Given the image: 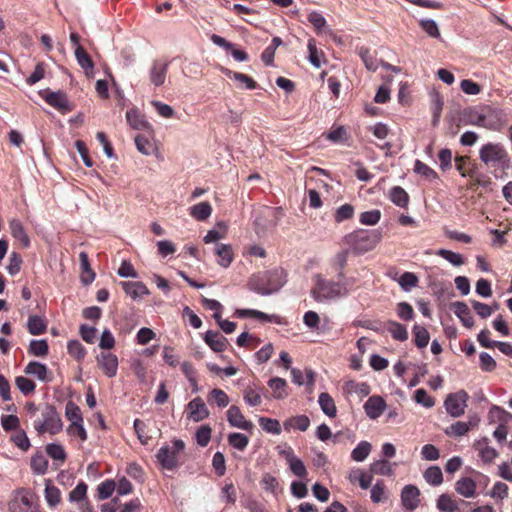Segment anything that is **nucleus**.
Returning <instances> with one entry per match:
<instances>
[{"instance_id":"obj_1","label":"nucleus","mask_w":512,"mask_h":512,"mask_svg":"<svg viewBox=\"0 0 512 512\" xmlns=\"http://www.w3.org/2000/svg\"><path fill=\"white\" fill-rule=\"evenodd\" d=\"M286 283V274L282 268H275L253 274L248 287L257 294L267 296L279 291Z\"/></svg>"},{"instance_id":"obj_2","label":"nucleus","mask_w":512,"mask_h":512,"mask_svg":"<svg viewBox=\"0 0 512 512\" xmlns=\"http://www.w3.org/2000/svg\"><path fill=\"white\" fill-rule=\"evenodd\" d=\"M313 281L314 285L310 294L318 303L327 302L346 294V289L341 283L327 280L321 274L314 275Z\"/></svg>"},{"instance_id":"obj_3","label":"nucleus","mask_w":512,"mask_h":512,"mask_svg":"<svg viewBox=\"0 0 512 512\" xmlns=\"http://www.w3.org/2000/svg\"><path fill=\"white\" fill-rule=\"evenodd\" d=\"M381 239L382 232L379 229H359L345 236L347 244L361 253L374 249Z\"/></svg>"},{"instance_id":"obj_4","label":"nucleus","mask_w":512,"mask_h":512,"mask_svg":"<svg viewBox=\"0 0 512 512\" xmlns=\"http://www.w3.org/2000/svg\"><path fill=\"white\" fill-rule=\"evenodd\" d=\"M185 449V443L181 439H175L172 446L163 445L156 453V459L160 466L169 471H173L179 466V455Z\"/></svg>"},{"instance_id":"obj_5","label":"nucleus","mask_w":512,"mask_h":512,"mask_svg":"<svg viewBox=\"0 0 512 512\" xmlns=\"http://www.w3.org/2000/svg\"><path fill=\"white\" fill-rule=\"evenodd\" d=\"M480 160L487 166L503 167L509 161V156L501 143H486L479 150Z\"/></svg>"},{"instance_id":"obj_6","label":"nucleus","mask_w":512,"mask_h":512,"mask_svg":"<svg viewBox=\"0 0 512 512\" xmlns=\"http://www.w3.org/2000/svg\"><path fill=\"white\" fill-rule=\"evenodd\" d=\"M42 416V421L34 422V428L39 434L49 432L50 434L54 435L62 430L63 423L55 406L46 405L45 409L42 411Z\"/></svg>"},{"instance_id":"obj_7","label":"nucleus","mask_w":512,"mask_h":512,"mask_svg":"<svg viewBox=\"0 0 512 512\" xmlns=\"http://www.w3.org/2000/svg\"><path fill=\"white\" fill-rule=\"evenodd\" d=\"M469 395L465 390L450 393L444 400L446 412L453 418L464 415Z\"/></svg>"},{"instance_id":"obj_8","label":"nucleus","mask_w":512,"mask_h":512,"mask_svg":"<svg viewBox=\"0 0 512 512\" xmlns=\"http://www.w3.org/2000/svg\"><path fill=\"white\" fill-rule=\"evenodd\" d=\"M506 124V115L501 109L489 106L482 109V128L501 131Z\"/></svg>"},{"instance_id":"obj_9","label":"nucleus","mask_w":512,"mask_h":512,"mask_svg":"<svg viewBox=\"0 0 512 512\" xmlns=\"http://www.w3.org/2000/svg\"><path fill=\"white\" fill-rule=\"evenodd\" d=\"M9 512H40L39 505L34 502L26 489H19L9 503Z\"/></svg>"},{"instance_id":"obj_10","label":"nucleus","mask_w":512,"mask_h":512,"mask_svg":"<svg viewBox=\"0 0 512 512\" xmlns=\"http://www.w3.org/2000/svg\"><path fill=\"white\" fill-rule=\"evenodd\" d=\"M99 368L109 378L115 377L118 371V358L111 352H101L96 357Z\"/></svg>"},{"instance_id":"obj_11","label":"nucleus","mask_w":512,"mask_h":512,"mask_svg":"<svg viewBox=\"0 0 512 512\" xmlns=\"http://www.w3.org/2000/svg\"><path fill=\"white\" fill-rule=\"evenodd\" d=\"M386 407L387 404L384 398L378 395L370 396L363 406L366 416L371 420L379 418Z\"/></svg>"},{"instance_id":"obj_12","label":"nucleus","mask_w":512,"mask_h":512,"mask_svg":"<svg viewBox=\"0 0 512 512\" xmlns=\"http://www.w3.org/2000/svg\"><path fill=\"white\" fill-rule=\"evenodd\" d=\"M420 490L412 484L405 485L401 491L402 506L410 511L415 510L420 503Z\"/></svg>"},{"instance_id":"obj_13","label":"nucleus","mask_w":512,"mask_h":512,"mask_svg":"<svg viewBox=\"0 0 512 512\" xmlns=\"http://www.w3.org/2000/svg\"><path fill=\"white\" fill-rule=\"evenodd\" d=\"M227 421L235 428L251 431L254 427L250 420H246L238 406L232 405L227 410Z\"/></svg>"},{"instance_id":"obj_14","label":"nucleus","mask_w":512,"mask_h":512,"mask_svg":"<svg viewBox=\"0 0 512 512\" xmlns=\"http://www.w3.org/2000/svg\"><path fill=\"white\" fill-rule=\"evenodd\" d=\"M480 422V419L477 415H473L469 417L468 422L457 421L451 424L449 427L445 429V434L447 436L460 437L466 435L472 427H476Z\"/></svg>"},{"instance_id":"obj_15","label":"nucleus","mask_w":512,"mask_h":512,"mask_svg":"<svg viewBox=\"0 0 512 512\" xmlns=\"http://www.w3.org/2000/svg\"><path fill=\"white\" fill-rule=\"evenodd\" d=\"M187 409L188 418L194 422H200L209 416V410L200 397H196L191 400L187 405Z\"/></svg>"},{"instance_id":"obj_16","label":"nucleus","mask_w":512,"mask_h":512,"mask_svg":"<svg viewBox=\"0 0 512 512\" xmlns=\"http://www.w3.org/2000/svg\"><path fill=\"white\" fill-rule=\"evenodd\" d=\"M43 98L50 106H52L62 112H67V111L71 110V108L69 106L68 97L65 92L47 91L43 95Z\"/></svg>"},{"instance_id":"obj_17","label":"nucleus","mask_w":512,"mask_h":512,"mask_svg":"<svg viewBox=\"0 0 512 512\" xmlns=\"http://www.w3.org/2000/svg\"><path fill=\"white\" fill-rule=\"evenodd\" d=\"M24 373L37 378L39 381L48 383L52 380L51 374L45 364L38 361H30L25 369Z\"/></svg>"},{"instance_id":"obj_18","label":"nucleus","mask_w":512,"mask_h":512,"mask_svg":"<svg viewBox=\"0 0 512 512\" xmlns=\"http://www.w3.org/2000/svg\"><path fill=\"white\" fill-rule=\"evenodd\" d=\"M169 63L161 60L153 61L150 68V81L153 85L162 86L166 79Z\"/></svg>"},{"instance_id":"obj_19","label":"nucleus","mask_w":512,"mask_h":512,"mask_svg":"<svg viewBox=\"0 0 512 512\" xmlns=\"http://www.w3.org/2000/svg\"><path fill=\"white\" fill-rule=\"evenodd\" d=\"M205 343L217 353L223 352L227 349L229 341L226 337L221 335L218 331L208 330L204 336Z\"/></svg>"},{"instance_id":"obj_20","label":"nucleus","mask_w":512,"mask_h":512,"mask_svg":"<svg viewBox=\"0 0 512 512\" xmlns=\"http://www.w3.org/2000/svg\"><path fill=\"white\" fill-rule=\"evenodd\" d=\"M488 443L489 439L487 437H482L474 443L475 449L479 452V457L487 464L492 463L493 460L498 457L497 450L489 446Z\"/></svg>"},{"instance_id":"obj_21","label":"nucleus","mask_w":512,"mask_h":512,"mask_svg":"<svg viewBox=\"0 0 512 512\" xmlns=\"http://www.w3.org/2000/svg\"><path fill=\"white\" fill-rule=\"evenodd\" d=\"M452 309L454 314L459 318L463 326L471 328L474 325V318L468 305L462 301H456L452 303Z\"/></svg>"},{"instance_id":"obj_22","label":"nucleus","mask_w":512,"mask_h":512,"mask_svg":"<svg viewBox=\"0 0 512 512\" xmlns=\"http://www.w3.org/2000/svg\"><path fill=\"white\" fill-rule=\"evenodd\" d=\"M79 260H80V269H81L80 280L83 285L87 286L94 281L96 274L90 266L89 257H88L87 252L81 251L79 253Z\"/></svg>"},{"instance_id":"obj_23","label":"nucleus","mask_w":512,"mask_h":512,"mask_svg":"<svg viewBox=\"0 0 512 512\" xmlns=\"http://www.w3.org/2000/svg\"><path fill=\"white\" fill-rule=\"evenodd\" d=\"M121 286L124 292L130 296L132 299L141 298L144 295L149 294V290L146 285L142 282H132V281H124L121 282Z\"/></svg>"},{"instance_id":"obj_24","label":"nucleus","mask_w":512,"mask_h":512,"mask_svg":"<svg viewBox=\"0 0 512 512\" xmlns=\"http://www.w3.org/2000/svg\"><path fill=\"white\" fill-rule=\"evenodd\" d=\"M44 497L47 505L52 509L57 507L61 502V492L58 487L53 485L50 479L45 480Z\"/></svg>"},{"instance_id":"obj_25","label":"nucleus","mask_w":512,"mask_h":512,"mask_svg":"<svg viewBox=\"0 0 512 512\" xmlns=\"http://www.w3.org/2000/svg\"><path fill=\"white\" fill-rule=\"evenodd\" d=\"M215 255H217L218 260L217 263L223 267L227 268L233 261V252L230 245L227 244H217L214 250Z\"/></svg>"},{"instance_id":"obj_26","label":"nucleus","mask_w":512,"mask_h":512,"mask_svg":"<svg viewBox=\"0 0 512 512\" xmlns=\"http://www.w3.org/2000/svg\"><path fill=\"white\" fill-rule=\"evenodd\" d=\"M455 490L460 495L466 498H471L475 495L476 483L469 477H463L455 483Z\"/></svg>"},{"instance_id":"obj_27","label":"nucleus","mask_w":512,"mask_h":512,"mask_svg":"<svg viewBox=\"0 0 512 512\" xmlns=\"http://www.w3.org/2000/svg\"><path fill=\"white\" fill-rule=\"evenodd\" d=\"M9 228H10V232H11L12 236L16 240L21 242V244L24 247H29L30 239L24 229V226L22 225V223L19 220H17V219L11 220L9 222Z\"/></svg>"},{"instance_id":"obj_28","label":"nucleus","mask_w":512,"mask_h":512,"mask_svg":"<svg viewBox=\"0 0 512 512\" xmlns=\"http://www.w3.org/2000/svg\"><path fill=\"white\" fill-rule=\"evenodd\" d=\"M386 330L392 335L395 340L405 341L408 339V331L405 325L393 320L387 321L385 324Z\"/></svg>"},{"instance_id":"obj_29","label":"nucleus","mask_w":512,"mask_h":512,"mask_svg":"<svg viewBox=\"0 0 512 512\" xmlns=\"http://www.w3.org/2000/svg\"><path fill=\"white\" fill-rule=\"evenodd\" d=\"M28 353L35 357H45L49 353V345L46 339H32L28 346Z\"/></svg>"},{"instance_id":"obj_30","label":"nucleus","mask_w":512,"mask_h":512,"mask_svg":"<svg viewBox=\"0 0 512 512\" xmlns=\"http://www.w3.org/2000/svg\"><path fill=\"white\" fill-rule=\"evenodd\" d=\"M390 200L398 207L405 208L409 203L407 192L400 186H394L389 191Z\"/></svg>"},{"instance_id":"obj_31","label":"nucleus","mask_w":512,"mask_h":512,"mask_svg":"<svg viewBox=\"0 0 512 512\" xmlns=\"http://www.w3.org/2000/svg\"><path fill=\"white\" fill-rule=\"evenodd\" d=\"M268 386L273 390L275 399H284L288 396L286 391V380L280 377H273L268 381Z\"/></svg>"},{"instance_id":"obj_32","label":"nucleus","mask_w":512,"mask_h":512,"mask_svg":"<svg viewBox=\"0 0 512 512\" xmlns=\"http://www.w3.org/2000/svg\"><path fill=\"white\" fill-rule=\"evenodd\" d=\"M318 403L320 405L321 410L328 417H335L337 413L336 405L333 398L326 392H323L319 395Z\"/></svg>"},{"instance_id":"obj_33","label":"nucleus","mask_w":512,"mask_h":512,"mask_svg":"<svg viewBox=\"0 0 512 512\" xmlns=\"http://www.w3.org/2000/svg\"><path fill=\"white\" fill-rule=\"evenodd\" d=\"M87 489L88 486L85 482H79L76 487L69 493L68 500L71 503H77L78 506L81 505L82 502H88Z\"/></svg>"},{"instance_id":"obj_34","label":"nucleus","mask_w":512,"mask_h":512,"mask_svg":"<svg viewBox=\"0 0 512 512\" xmlns=\"http://www.w3.org/2000/svg\"><path fill=\"white\" fill-rule=\"evenodd\" d=\"M284 429L290 430L291 428H297L300 431L304 432L309 428L310 419L306 415H298L291 417L284 421Z\"/></svg>"},{"instance_id":"obj_35","label":"nucleus","mask_w":512,"mask_h":512,"mask_svg":"<svg viewBox=\"0 0 512 512\" xmlns=\"http://www.w3.org/2000/svg\"><path fill=\"white\" fill-rule=\"evenodd\" d=\"M47 325L43 318L37 315H32L27 321V330L31 335H41L45 333Z\"/></svg>"},{"instance_id":"obj_36","label":"nucleus","mask_w":512,"mask_h":512,"mask_svg":"<svg viewBox=\"0 0 512 512\" xmlns=\"http://www.w3.org/2000/svg\"><path fill=\"white\" fill-rule=\"evenodd\" d=\"M212 213V207L208 202H200L190 209V215L198 221L206 220Z\"/></svg>"},{"instance_id":"obj_37","label":"nucleus","mask_w":512,"mask_h":512,"mask_svg":"<svg viewBox=\"0 0 512 512\" xmlns=\"http://www.w3.org/2000/svg\"><path fill=\"white\" fill-rule=\"evenodd\" d=\"M372 445L368 441H360L351 452V458L356 462H363L370 454Z\"/></svg>"},{"instance_id":"obj_38","label":"nucleus","mask_w":512,"mask_h":512,"mask_svg":"<svg viewBox=\"0 0 512 512\" xmlns=\"http://www.w3.org/2000/svg\"><path fill=\"white\" fill-rule=\"evenodd\" d=\"M425 481L431 486H439L443 482L442 470L439 466H430L423 473Z\"/></svg>"},{"instance_id":"obj_39","label":"nucleus","mask_w":512,"mask_h":512,"mask_svg":"<svg viewBox=\"0 0 512 512\" xmlns=\"http://www.w3.org/2000/svg\"><path fill=\"white\" fill-rule=\"evenodd\" d=\"M65 416L71 422L70 425L83 423L81 409L73 401H68L66 403Z\"/></svg>"},{"instance_id":"obj_40","label":"nucleus","mask_w":512,"mask_h":512,"mask_svg":"<svg viewBox=\"0 0 512 512\" xmlns=\"http://www.w3.org/2000/svg\"><path fill=\"white\" fill-rule=\"evenodd\" d=\"M74 53L77 63L82 69L85 70L86 74H88L89 71L93 70V61L83 47H78L77 49H75Z\"/></svg>"},{"instance_id":"obj_41","label":"nucleus","mask_w":512,"mask_h":512,"mask_svg":"<svg viewBox=\"0 0 512 512\" xmlns=\"http://www.w3.org/2000/svg\"><path fill=\"white\" fill-rule=\"evenodd\" d=\"M126 119L129 125L135 130H143L148 126L137 110L131 109L126 112Z\"/></svg>"},{"instance_id":"obj_42","label":"nucleus","mask_w":512,"mask_h":512,"mask_svg":"<svg viewBox=\"0 0 512 512\" xmlns=\"http://www.w3.org/2000/svg\"><path fill=\"white\" fill-rule=\"evenodd\" d=\"M227 440L230 446L239 451H244L249 444V438L245 434L238 432L230 433Z\"/></svg>"},{"instance_id":"obj_43","label":"nucleus","mask_w":512,"mask_h":512,"mask_svg":"<svg viewBox=\"0 0 512 512\" xmlns=\"http://www.w3.org/2000/svg\"><path fill=\"white\" fill-rule=\"evenodd\" d=\"M31 469L37 475H44L48 470V460L41 453L35 454L31 458Z\"/></svg>"},{"instance_id":"obj_44","label":"nucleus","mask_w":512,"mask_h":512,"mask_svg":"<svg viewBox=\"0 0 512 512\" xmlns=\"http://www.w3.org/2000/svg\"><path fill=\"white\" fill-rule=\"evenodd\" d=\"M413 334H414L415 345L418 348H425L428 345L429 340H430V335H429L428 330L425 327L417 325V324L414 325Z\"/></svg>"},{"instance_id":"obj_45","label":"nucleus","mask_w":512,"mask_h":512,"mask_svg":"<svg viewBox=\"0 0 512 512\" xmlns=\"http://www.w3.org/2000/svg\"><path fill=\"white\" fill-rule=\"evenodd\" d=\"M437 509L440 512H455L459 507L450 495L441 494L437 499Z\"/></svg>"},{"instance_id":"obj_46","label":"nucleus","mask_w":512,"mask_h":512,"mask_svg":"<svg viewBox=\"0 0 512 512\" xmlns=\"http://www.w3.org/2000/svg\"><path fill=\"white\" fill-rule=\"evenodd\" d=\"M414 172L416 174L421 175L425 179L429 181H434L438 179V174L431 167L426 165L420 160H416L414 163Z\"/></svg>"},{"instance_id":"obj_47","label":"nucleus","mask_w":512,"mask_h":512,"mask_svg":"<svg viewBox=\"0 0 512 512\" xmlns=\"http://www.w3.org/2000/svg\"><path fill=\"white\" fill-rule=\"evenodd\" d=\"M436 255L442 257L443 259H445L450 264L456 267L461 266L465 263L464 257L461 254L453 252L451 250L442 248L437 250Z\"/></svg>"},{"instance_id":"obj_48","label":"nucleus","mask_w":512,"mask_h":512,"mask_svg":"<svg viewBox=\"0 0 512 512\" xmlns=\"http://www.w3.org/2000/svg\"><path fill=\"white\" fill-rule=\"evenodd\" d=\"M358 54L362 59L365 67L369 71H376L378 68V61L375 56L370 52L368 48L360 47L358 50Z\"/></svg>"},{"instance_id":"obj_49","label":"nucleus","mask_w":512,"mask_h":512,"mask_svg":"<svg viewBox=\"0 0 512 512\" xmlns=\"http://www.w3.org/2000/svg\"><path fill=\"white\" fill-rule=\"evenodd\" d=\"M46 453L55 461H59L61 464L66 460V452L62 445L57 443H50L46 446Z\"/></svg>"},{"instance_id":"obj_50","label":"nucleus","mask_w":512,"mask_h":512,"mask_svg":"<svg viewBox=\"0 0 512 512\" xmlns=\"http://www.w3.org/2000/svg\"><path fill=\"white\" fill-rule=\"evenodd\" d=\"M258 421L261 428L267 433L274 435H279L281 433V426L278 420L268 417H260Z\"/></svg>"},{"instance_id":"obj_51","label":"nucleus","mask_w":512,"mask_h":512,"mask_svg":"<svg viewBox=\"0 0 512 512\" xmlns=\"http://www.w3.org/2000/svg\"><path fill=\"white\" fill-rule=\"evenodd\" d=\"M67 351L77 361H82L86 355L85 347L78 340H70L67 344Z\"/></svg>"},{"instance_id":"obj_52","label":"nucleus","mask_w":512,"mask_h":512,"mask_svg":"<svg viewBox=\"0 0 512 512\" xmlns=\"http://www.w3.org/2000/svg\"><path fill=\"white\" fill-rule=\"evenodd\" d=\"M381 219V211L373 209L362 212L359 216V221L363 225L373 226L376 225Z\"/></svg>"},{"instance_id":"obj_53","label":"nucleus","mask_w":512,"mask_h":512,"mask_svg":"<svg viewBox=\"0 0 512 512\" xmlns=\"http://www.w3.org/2000/svg\"><path fill=\"white\" fill-rule=\"evenodd\" d=\"M211 433L212 429L209 425L205 424L200 426L195 433V439L197 444L200 447H206L211 440Z\"/></svg>"},{"instance_id":"obj_54","label":"nucleus","mask_w":512,"mask_h":512,"mask_svg":"<svg viewBox=\"0 0 512 512\" xmlns=\"http://www.w3.org/2000/svg\"><path fill=\"white\" fill-rule=\"evenodd\" d=\"M116 490V483L113 480L107 479L101 482L97 487L98 499H108Z\"/></svg>"},{"instance_id":"obj_55","label":"nucleus","mask_w":512,"mask_h":512,"mask_svg":"<svg viewBox=\"0 0 512 512\" xmlns=\"http://www.w3.org/2000/svg\"><path fill=\"white\" fill-rule=\"evenodd\" d=\"M418 282V277L412 272H404L398 279V283L404 291H410L417 286Z\"/></svg>"},{"instance_id":"obj_56","label":"nucleus","mask_w":512,"mask_h":512,"mask_svg":"<svg viewBox=\"0 0 512 512\" xmlns=\"http://www.w3.org/2000/svg\"><path fill=\"white\" fill-rule=\"evenodd\" d=\"M354 211V207L351 204H343L336 209L334 219L337 223H341L345 220L351 219L354 215Z\"/></svg>"},{"instance_id":"obj_57","label":"nucleus","mask_w":512,"mask_h":512,"mask_svg":"<svg viewBox=\"0 0 512 512\" xmlns=\"http://www.w3.org/2000/svg\"><path fill=\"white\" fill-rule=\"evenodd\" d=\"M134 140L137 150L140 153L144 155H150L154 151V145L147 137L139 134L135 136Z\"/></svg>"},{"instance_id":"obj_58","label":"nucleus","mask_w":512,"mask_h":512,"mask_svg":"<svg viewBox=\"0 0 512 512\" xmlns=\"http://www.w3.org/2000/svg\"><path fill=\"white\" fill-rule=\"evenodd\" d=\"M15 385L24 395L34 392L36 388V384L31 379L24 376H17L15 379Z\"/></svg>"},{"instance_id":"obj_59","label":"nucleus","mask_w":512,"mask_h":512,"mask_svg":"<svg viewBox=\"0 0 512 512\" xmlns=\"http://www.w3.org/2000/svg\"><path fill=\"white\" fill-rule=\"evenodd\" d=\"M371 471L377 475L390 476L393 474V469L388 461L378 460L371 464Z\"/></svg>"},{"instance_id":"obj_60","label":"nucleus","mask_w":512,"mask_h":512,"mask_svg":"<svg viewBox=\"0 0 512 512\" xmlns=\"http://www.w3.org/2000/svg\"><path fill=\"white\" fill-rule=\"evenodd\" d=\"M347 389L349 392L358 394L361 398L366 397L370 394L371 388L366 382H355L349 381L347 383Z\"/></svg>"},{"instance_id":"obj_61","label":"nucleus","mask_w":512,"mask_h":512,"mask_svg":"<svg viewBox=\"0 0 512 512\" xmlns=\"http://www.w3.org/2000/svg\"><path fill=\"white\" fill-rule=\"evenodd\" d=\"M511 417L512 415L509 412L496 405L492 406L488 413V418L490 421L498 420L502 422L501 424L505 423L508 420V418Z\"/></svg>"},{"instance_id":"obj_62","label":"nucleus","mask_w":512,"mask_h":512,"mask_svg":"<svg viewBox=\"0 0 512 512\" xmlns=\"http://www.w3.org/2000/svg\"><path fill=\"white\" fill-rule=\"evenodd\" d=\"M414 401L417 404L422 405L425 408H431L434 406L435 401L432 397H430L426 390L423 388L417 389L414 393Z\"/></svg>"},{"instance_id":"obj_63","label":"nucleus","mask_w":512,"mask_h":512,"mask_svg":"<svg viewBox=\"0 0 512 512\" xmlns=\"http://www.w3.org/2000/svg\"><path fill=\"white\" fill-rule=\"evenodd\" d=\"M397 316L404 321H411L414 318V310L407 302H399L396 307Z\"/></svg>"},{"instance_id":"obj_64","label":"nucleus","mask_w":512,"mask_h":512,"mask_svg":"<svg viewBox=\"0 0 512 512\" xmlns=\"http://www.w3.org/2000/svg\"><path fill=\"white\" fill-rule=\"evenodd\" d=\"M290 471L299 478H305L307 476V469L303 461L296 457L288 463Z\"/></svg>"}]
</instances>
